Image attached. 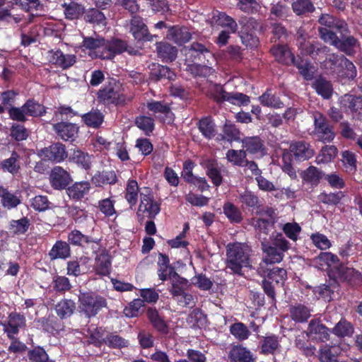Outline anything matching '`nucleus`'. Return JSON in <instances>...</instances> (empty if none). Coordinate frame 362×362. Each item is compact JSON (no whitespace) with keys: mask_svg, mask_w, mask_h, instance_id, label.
<instances>
[{"mask_svg":"<svg viewBox=\"0 0 362 362\" xmlns=\"http://www.w3.org/2000/svg\"><path fill=\"white\" fill-rule=\"evenodd\" d=\"M262 251L265 253L263 258L266 264H275L282 261L284 252L288 250V243L282 233H277L272 240L262 245Z\"/></svg>","mask_w":362,"mask_h":362,"instance_id":"nucleus-1","label":"nucleus"},{"mask_svg":"<svg viewBox=\"0 0 362 362\" xmlns=\"http://www.w3.org/2000/svg\"><path fill=\"white\" fill-rule=\"evenodd\" d=\"M249 255L240 244L228 245L227 249V267L233 272L241 274L243 267H250Z\"/></svg>","mask_w":362,"mask_h":362,"instance_id":"nucleus-2","label":"nucleus"},{"mask_svg":"<svg viewBox=\"0 0 362 362\" xmlns=\"http://www.w3.org/2000/svg\"><path fill=\"white\" fill-rule=\"evenodd\" d=\"M121 85L115 81L110 82L98 92V99L104 104L123 105L126 98L121 93Z\"/></svg>","mask_w":362,"mask_h":362,"instance_id":"nucleus-3","label":"nucleus"},{"mask_svg":"<svg viewBox=\"0 0 362 362\" xmlns=\"http://www.w3.org/2000/svg\"><path fill=\"white\" fill-rule=\"evenodd\" d=\"M78 300L80 308L89 317L95 315L98 310L106 305L105 299L89 293H81Z\"/></svg>","mask_w":362,"mask_h":362,"instance_id":"nucleus-4","label":"nucleus"},{"mask_svg":"<svg viewBox=\"0 0 362 362\" xmlns=\"http://www.w3.org/2000/svg\"><path fill=\"white\" fill-rule=\"evenodd\" d=\"M124 51L131 55L140 54L138 49L129 47L125 41L119 39H112L110 41H107L105 50V52L101 51L100 57L102 59H112L115 54H119Z\"/></svg>","mask_w":362,"mask_h":362,"instance_id":"nucleus-5","label":"nucleus"},{"mask_svg":"<svg viewBox=\"0 0 362 362\" xmlns=\"http://www.w3.org/2000/svg\"><path fill=\"white\" fill-rule=\"evenodd\" d=\"M329 277L332 279L339 281H347V282H360L362 279L361 274L354 269L353 268H349L343 264H340L339 267H335L329 272Z\"/></svg>","mask_w":362,"mask_h":362,"instance_id":"nucleus-6","label":"nucleus"},{"mask_svg":"<svg viewBox=\"0 0 362 362\" xmlns=\"http://www.w3.org/2000/svg\"><path fill=\"white\" fill-rule=\"evenodd\" d=\"M129 31L137 41H152L156 35L148 32L147 25L139 16H133L130 21Z\"/></svg>","mask_w":362,"mask_h":362,"instance_id":"nucleus-7","label":"nucleus"},{"mask_svg":"<svg viewBox=\"0 0 362 362\" xmlns=\"http://www.w3.org/2000/svg\"><path fill=\"white\" fill-rule=\"evenodd\" d=\"M40 155L49 160L57 163L62 162L68 157L65 146L60 142L54 143L49 147L42 148Z\"/></svg>","mask_w":362,"mask_h":362,"instance_id":"nucleus-8","label":"nucleus"},{"mask_svg":"<svg viewBox=\"0 0 362 362\" xmlns=\"http://www.w3.org/2000/svg\"><path fill=\"white\" fill-rule=\"evenodd\" d=\"M52 187L55 189H65L72 181L70 174L60 166L54 167L49 175Z\"/></svg>","mask_w":362,"mask_h":362,"instance_id":"nucleus-9","label":"nucleus"},{"mask_svg":"<svg viewBox=\"0 0 362 362\" xmlns=\"http://www.w3.org/2000/svg\"><path fill=\"white\" fill-rule=\"evenodd\" d=\"M95 334H92L90 339L93 340V343L98 346H100L102 344H105L112 349H122L127 347L129 345L128 340L118 334L110 333L105 338H97Z\"/></svg>","mask_w":362,"mask_h":362,"instance_id":"nucleus-10","label":"nucleus"},{"mask_svg":"<svg viewBox=\"0 0 362 362\" xmlns=\"http://www.w3.org/2000/svg\"><path fill=\"white\" fill-rule=\"evenodd\" d=\"M230 362H255L253 354L243 344L232 345L228 354Z\"/></svg>","mask_w":362,"mask_h":362,"instance_id":"nucleus-11","label":"nucleus"},{"mask_svg":"<svg viewBox=\"0 0 362 362\" xmlns=\"http://www.w3.org/2000/svg\"><path fill=\"white\" fill-rule=\"evenodd\" d=\"M348 33L349 30L340 33V37L335 43V47L348 56H353L356 52V49L358 46V40L354 36L347 35Z\"/></svg>","mask_w":362,"mask_h":362,"instance_id":"nucleus-12","label":"nucleus"},{"mask_svg":"<svg viewBox=\"0 0 362 362\" xmlns=\"http://www.w3.org/2000/svg\"><path fill=\"white\" fill-rule=\"evenodd\" d=\"M57 135L64 141H74L78 133V127L73 123L61 122L53 125Z\"/></svg>","mask_w":362,"mask_h":362,"instance_id":"nucleus-13","label":"nucleus"},{"mask_svg":"<svg viewBox=\"0 0 362 362\" xmlns=\"http://www.w3.org/2000/svg\"><path fill=\"white\" fill-rule=\"evenodd\" d=\"M49 62L63 69H66L73 66L76 62L74 54H64L62 51H51L47 56Z\"/></svg>","mask_w":362,"mask_h":362,"instance_id":"nucleus-14","label":"nucleus"},{"mask_svg":"<svg viewBox=\"0 0 362 362\" xmlns=\"http://www.w3.org/2000/svg\"><path fill=\"white\" fill-rule=\"evenodd\" d=\"M274 221L266 220L265 218H258L255 223L256 230V237L261 242V245L269 243L268 238L269 233L274 229Z\"/></svg>","mask_w":362,"mask_h":362,"instance_id":"nucleus-15","label":"nucleus"},{"mask_svg":"<svg viewBox=\"0 0 362 362\" xmlns=\"http://www.w3.org/2000/svg\"><path fill=\"white\" fill-rule=\"evenodd\" d=\"M289 151V153H292L299 160H308L315 155V151L310 148V144L303 141L292 143L290 145Z\"/></svg>","mask_w":362,"mask_h":362,"instance_id":"nucleus-16","label":"nucleus"},{"mask_svg":"<svg viewBox=\"0 0 362 362\" xmlns=\"http://www.w3.org/2000/svg\"><path fill=\"white\" fill-rule=\"evenodd\" d=\"M280 347L279 337L275 334L262 337L259 342V354L274 355Z\"/></svg>","mask_w":362,"mask_h":362,"instance_id":"nucleus-17","label":"nucleus"},{"mask_svg":"<svg viewBox=\"0 0 362 362\" xmlns=\"http://www.w3.org/2000/svg\"><path fill=\"white\" fill-rule=\"evenodd\" d=\"M270 52L279 62L284 64H292L296 59L287 46L282 43H277L276 45L274 44Z\"/></svg>","mask_w":362,"mask_h":362,"instance_id":"nucleus-18","label":"nucleus"},{"mask_svg":"<svg viewBox=\"0 0 362 362\" xmlns=\"http://www.w3.org/2000/svg\"><path fill=\"white\" fill-rule=\"evenodd\" d=\"M149 68L151 70L150 78L153 81H158L161 79L173 81L176 77L174 71L166 66L153 63Z\"/></svg>","mask_w":362,"mask_h":362,"instance_id":"nucleus-19","label":"nucleus"},{"mask_svg":"<svg viewBox=\"0 0 362 362\" xmlns=\"http://www.w3.org/2000/svg\"><path fill=\"white\" fill-rule=\"evenodd\" d=\"M320 318L311 320L308 326L309 337L321 341H326L329 339V329L322 324L319 323Z\"/></svg>","mask_w":362,"mask_h":362,"instance_id":"nucleus-20","label":"nucleus"},{"mask_svg":"<svg viewBox=\"0 0 362 362\" xmlns=\"http://www.w3.org/2000/svg\"><path fill=\"white\" fill-rule=\"evenodd\" d=\"M319 23L327 29H336L340 33L348 31V25L345 21L329 14H322L319 18Z\"/></svg>","mask_w":362,"mask_h":362,"instance_id":"nucleus-21","label":"nucleus"},{"mask_svg":"<svg viewBox=\"0 0 362 362\" xmlns=\"http://www.w3.org/2000/svg\"><path fill=\"white\" fill-rule=\"evenodd\" d=\"M168 38L175 43L182 45L191 39V33L185 27L173 26L168 30Z\"/></svg>","mask_w":362,"mask_h":362,"instance_id":"nucleus-22","label":"nucleus"},{"mask_svg":"<svg viewBox=\"0 0 362 362\" xmlns=\"http://www.w3.org/2000/svg\"><path fill=\"white\" fill-rule=\"evenodd\" d=\"M156 49L158 57L162 58L165 62H172L177 57V48L167 42H157Z\"/></svg>","mask_w":362,"mask_h":362,"instance_id":"nucleus-23","label":"nucleus"},{"mask_svg":"<svg viewBox=\"0 0 362 362\" xmlns=\"http://www.w3.org/2000/svg\"><path fill=\"white\" fill-rule=\"evenodd\" d=\"M292 64L297 67L304 79L307 81L313 79L315 69L309 60L298 57L294 59Z\"/></svg>","mask_w":362,"mask_h":362,"instance_id":"nucleus-24","label":"nucleus"},{"mask_svg":"<svg viewBox=\"0 0 362 362\" xmlns=\"http://www.w3.org/2000/svg\"><path fill=\"white\" fill-rule=\"evenodd\" d=\"M71 255L69 245L64 241L58 240L53 245L49 252V256L52 260L56 259H66Z\"/></svg>","mask_w":362,"mask_h":362,"instance_id":"nucleus-25","label":"nucleus"},{"mask_svg":"<svg viewBox=\"0 0 362 362\" xmlns=\"http://www.w3.org/2000/svg\"><path fill=\"white\" fill-rule=\"evenodd\" d=\"M63 318H39L37 323H40L43 329L52 334L58 333L64 329V325L62 322Z\"/></svg>","mask_w":362,"mask_h":362,"instance_id":"nucleus-26","label":"nucleus"},{"mask_svg":"<svg viewBox=\"0 0 362 362\" xmlns=\"http://www.w3.org/2000/svg\"><path fill=\"white\" fill-rule=\"evenodd\" d=\"M143 207L144 211L148 213V218L151 219L154 218L160 210L159 204L154 202L151 197L141 194V204L139 210L141 211Z\"/></svg>","mask_w":362,"mask_h":362,"instance_id":"nucleus-27","label":"nucleus"},{"mask_svg":"<svg viewBox=\"0 0 362 362\" xmlns=\"http://www.w3.org/2000/svg\"><path fill=\"white\" fill-rule=\"evenodd\" d=\"M90 188V183L88 182H76L67 188V194L70 198L78 200L88 192Z\"/></svg>","mask_w":362,"mask_h":362,"instance_id":"nucleus-28","label":"nucleus"},{"mask_svg":"<svg viewBox=\"0 0 362 362\" xmlns=\"http://www.w3.org/2000/svg\"><path fill=\"white\" fill-rule=\"evenodd\" d=\"M245 151L250 153L263 152L265 149L264 141L259 136L246 137L243 140Z\"/></svg>","mask_w":362,"mask_h":362,"instance_id":"nucleus-29","label":"nucleus"},{"mask_svg":"<svg viewBox=\"0 0 362 362\" xmlns=\"http://www.w3.org/2000/svg\"><path fill=\"white\" fill-rule=\"evenodd\" d=\"M313 86L317 94L320 95L324 99L331 98L333 88L330 81L324 78H319L314 81Z\"/></svg>","mask_w":362,"mask_h":362,"instance_id":"nucleus-30","label":"nucleus"},{"mask_svg":"<svg viewBox=\"0 0 362 362\" xmlns=\"http://www.w3.org/2000/svg\"><path fill=\"white\" fill-rule=\"evenodd\" d=\"M3 325L8 337L13 339V335L18 333L19 329L25 326V318H8Z\"/></svg>","mask_w":362,"mask_h":362,"instance_id":"nucleus-31","label":"nucleus"},{"mask_svg":"<svg viewBox=\"0 0 362 362\" xmlns=\"http://www.w3.org/2000/svg\"><path fill=\"white\" fill-rule=\"evenodd\" d=\"M212 21L222 27H227L232 33H235L238 28L236 22L225 13L216 11L213 13Z\"/></svg>","mask_w":362,"mask_h":362,"instance_id":"nucleus-32","label":"nucleus"},{"mask_svg":"<svg viewBox=\"0 0 362 362\" xmlns=\"http://www.w3.org/2000/svg\"><path fill=\"white\" fill-rule=\"evenodd\" d=\"M18 153L16 151H13L10 158L1 162L2 170L12 175L17 174L21 168Z\"/></svg>","mask_w":362,"mask_h":362,"instance_id":"nucleus-33","label":"nucleus"},{"mask_svg":"<svg viewBox=\"0 0 362 362\" xmlns=\"http://www.w3.org/2000/svg\"><path fill=\"white\" fill-rule=\"evenodd\" d=\"M339 288V283L333 280L329 284H322L315 288V293L322 298L325 300L330 301L333 299V295Z\"/></svg>","mask_w":362,"mask_h":362,"instance_id":"nucleus-34","label":"nucleus"},{"mask_svg":"<svg viewBox=\"0 0 362 362\" xmlns=\"http://www.w3.org/2000/svg\"><path fill=\"white\" fill-rule=\"evenodd\" d=\"M83 14V19L87 23L103 25L106 24V18L104 13L97 8L84 10Z\"/></svg>","mask_w":362,"mask_h":362,"instance_id":"nucleus-35","label":"nucleus"},{"mask_svg":"<svg viewBox=\"0 0 362 362\" xmlns=\"http://www.w3.org/2000/svg\"><path fill=\"white\" fill-rule=\"evenodd\" d=\"M197 125L199 131L205 138L211 139L215 136V124L210 117H203L199 121Z\"/></svg>","mask_w":362,"mask_h":362,"instance_id":"nucleus-36","label":"nucleus"},{"mask_svg":"<svg viewBox=\"0 0 362 362\" xmlns=\"http://www.w3.org/2000/svg\"><path fill=\"white\" fill-rule=\"evenodd\" d=\"M62 6L64 8L66 18L69 20L78 19L83 14L85 10L83 6L75 2H71L69 4H64Z\"/></svg>","mask_w":362,"mask_h":362,"instance_id":"nucleus-37","label":"nucleus"},{"mask_svg":"<svg viewBox=\"0 0 362 362\" xmlns=\"http://www.w3.org/2000/svg\"><path fill=\"white\" fill-rule=\"evenodd\" d=\"M271 28L272 33L271 42L274 44H276L278 41L279 43H284L288 36L286 28L280 23H272Z\"/></svg>","mask_w":362,"mask_h":362,"instance_id":"nucleus-38","label":"nucleus"},{"mask_svg":"<svg viewBox=\"0 0 362 362\" xmlns=\"http://www.w3.org/2000/svg\"><path fill=\"white\" fill-rule=\"evenodd\" d=\"M344 58L345 57L342 54L332 53L328 55L323 65L326 69L337 74Z\"/></svg>","mask_w":362,"mask_h":362,"instance_id":"nucleus-39","label":"nucleus"},{"mask_svg":"<svg viewBox=\"0 0 362 362\" xmlns=\"http://www.w3.org/2000/svg\"><path fill=\"white\" fill-rule=\"evenodd\" d=\"M158 265L159 267L158 270L159 279L161 281H165L168 276V274H170V269H175L170 264L168 256L163 253H159Z\"/></svg>","mask_w":362,"mask_h":362,"instance_id":"nucleus-40","label":"nucleus"},{"mask_svg":"<svg viewBox=\"0 0 362 362\" xmlns=\"http://www.w3.org/2000/svg\"><path fill=\"white\" fill-rule=\"evenodd\" d=\"M356 72L354 64L345 57L337 74L344 78L354 79Z\"/></svg>","mask_w":362,"mask_h":362,"instance_id":"nucleus-41","label":"nucleus"},{"mask_svg":"<svg viewBox=\"0 0 362 362\" xmlns=\"http://www.w3.org/2000/svg\"><path fill=\"white\" fill-rule=\"evenodd\" d=\"M92 180L98 186L107 184L111 185L117 182V176L114 171H103L95 174L93 177Z\"/></svg>","mask_w":362,"mask_h":362,"instance_id":"nucleus-42","label":"nucleus"},{"mask_svg":"<svg viewBox=\"0 0 362 362\" xmlns=\"http://www.w3.org/2000/svg\"><path fill=\"white\" fill-rule=\"evenodd\" d=\"M103 115L98 110L90 111L82 116L84 123L93 128H98L103 123Z\"/></svg>","mask_w":362,"mask_h":362,"instance_id":"nucleus-43","label":"nucleus"},{"mask_svg":"<svg viewBox=\"0 0 362 362\" xmlns=\"http://www.w3.org/2000/svg\"><path fill=\"white\" fill-rule=\"evenodd\" d=\"M110 257L105 253L100 254L95 259V269L98 274L107 275L110 271Z\"/></svg>","mask_w":362,"mask_h":362,"instance_id":"nucleus-44","label":"nucleus"},{"mask_svg":"<svg viewBox=\"0 0 362 362\" xmlns=\"http://www.w3.org/2000/svg\"><path fill=\"white\" fill-rule=\"evenodd\" d=\"M206 174L211 178L213 184L218 187L222 183L221 170L215 161H209L206 164Z\"/></svg>","mask_w":362,"mask_h":362,"instance_id":"nucleus-45","label":"nucleus"},{"mask_svg":"<svg viewBox=\"0 0 362 362\" xmlns=\"http://www.w3.org/2000/svg\"><path fill=\"white\" fill-rule=\"evenodd\" d=\"M26 115L32 117H40L45 113V107L34 100H28L23 105Z\"/></svg>","mask_w":362,"mask_h":362,"instance_id":"nucleus-46","label":"nucleus"},{"mask_svg":"<svg viewBox=\"0 0 362 362\" xmlns=\"http://www.w3.org/2000/svg\"><path fill=\"white\" fill-rule=\"evenodd\" d=\"M76 309L75 303L71 300H62L55 307L58 315L62 317L71 316Z\"/></svg>","mask_w":362,"mask_h":362,"instance_id":"nucleus-47","label":"nucleus"},{"mask_svg":"<svg viewBox=\"0 0 362 362\" xmlns=\"http://www.w3.org/2000/svg\"><path fill=\"white\" fill-rule=\"evenodd\" d=\"M144 303L141 299H135L129 304V307L124 310L126 317H138L144 314Z\"/></svg>","mask_w":362,"mask_h":362,"instance_id":"nucleus-48","label":"nucleus"},{"mask_svg":"<svg viewBox=\"0 0 362 362\" xmlns=\"http://www.w3.org/2000/svg\"><path fill=\"white\" fill-rule=\"evenodd\" d=\"M292 8L297 15H303L307 13H312L315 7L310 0H296L292 4Z\"/></svg>","mask_w":362,"mask_h":362,"instance_id":"nucleus-49","label":"nucleus"},{"mask_svg":"<svg viewBox=\"0 0 362 362\" xmlns=\"http://www.w3.org/2000/svg\"><path fill=\"white\" fill-rule=\"evenodd\" d=\"M30 225V221L24 217L19 220L11 221L9 230L15 235L23 234L28 230Z\"/></svg>","mask_w":362,"mask_h":362,"instance_id":"nucleus-50","label":"nucleus"},{"mask_svg":"<svg viewBox=\"0 0 362 362\" xmlns=\"http://www.w3.org/2000/svg\"><path fill=\"white\" fill-rule=\"evenodd\" d=\"M223 212L231 222L240 223L243 220L242 214L239 209L230 202L224 204Z\"/></svg>","mask_w":362,"mask_h":362,"instance_id":"nucleus-51","label":"nucleus"},{"mask_svg":"<svg viewBox=\"0 0 362 362\" xmlns=\"http://www.w3.org/2000/svg\"><path fill=\"white\" fill-rule=\"evenodd\" d=\"M223 134H220V139L228 141H238L240 139V131L235 125L226 123L223 129Z\"/></svg>","mask_w":362,"mask_h":362,"instance_id":"nucleus-52","label":"nucleus"},{"mask_svg":"<svg viewBox=\"0 0 362 362\" xmlns=\"http://www.w3.org/2000/svg\"><path fill=\"white\" fill-rule=\"evenodd\" d=\"M354 332L352 325L344 318L341 320L333 328V333L339 337L350 336Z\"/></svg>","mask_w":362,"mask_h":362,"instance_id":"nucleus-53","label":"nucleus"},{"mask_svg":"<svg viewBox=\"0 0 362 362\" xmlns=\"http://www.w3.org/2000/svg\"><path fill=\"white\" fill-rule=\"evenodd\" d=\"M226 158L229 162L233 163L234 165L243 167L246 161V151L244 150H228L226 153Z\"/></svg>","mask_w":362,"mask_h":362,"instance_id":"nucleus-54","label":"nucleus"},{"mask_svg":"<svg viewBox=\"0 0 362 362\" xmlns=\"http://www.w3.org/2000/svg\"><path fill=\"white\" fill-rule=\"evenodd\" d=\"M230 332L231 334L240 341L247 339L250 334L247 326L242 322H236L232 325L230 327Z\"/></svg>","mask_w":362,"mask_h":362,"instance_id":"nucleus-55","label":"nucleus"},{"mask_svg":"<svg viewBox=\"0 0 362 362\" xmlns=\"http://www.w3.org/2000/svg\"><path fill=\"white\" fill-rule=\"evenodd\" d=\"M261 104L266 107H271L274 108H281L283 107V103L279 98L274 95L271 94L268 90L264 93L259 97Z\"/></svg>","mask_w":362,"mask_h":362,"instance_id":"nucleus-56","label":"nucleus"},{"mask_svg":"<svg viewBox=\"0 0 362 362\" xmlns=\"http://www.w3.org/2000/svg\"><path fill=\"white\" fill-rule=\"evenodd\" d=\"M0 197H1L3 206L8 209L14 208L21 203V200L18 197L4 188L1 192Z\"/></svg>","mask_w":362,"mask_h":362,"instance_id":"nucleus-57","label":"nucleus"},{"mask_svg":"<svg viewBox=\"0 0 362 362\" xmlns=\"http://www.w3.org/2000/svg\"><path fill=\"white\" fill-rule=\"evenodd\" d=\"M135 124L146 135H149L154 129V120L149 117L139 116L135 119Z\"/></svg>","mask_w":362,"mask_h":362,"instance_id":"nucleus-58","label":"nucleus"},{"mask_svg":"<svg viewBox=\"0 0 362 362\" xmlns=\"http://www.w3.org/2000/svg\"><path fill=\"white\" fill-rule=\"evenodd\" d=\"M106 42L103 38L86 37L83 40V46L89 49H98V52L101 53V51L105 50Z\"/></svg>","mask_w":362,"mask_h":362,"instance_id":"nucleus-59","label":"nucleus"},{"mask_svg":"<svg viewBox=\"0 0 362 362\" xmlns=\"http://www.w3.org/2000/svg\"><path fill=\"white\" fill-rule=\"evenodd\" d=\"M28 357L31 362H45L48 354L43 347L38 346L28 351Z\"/></svg>","mask_w":362,"mask_h":362,"instance_id":"nucleus-60","label":"nucleus"},{"mask_svg":"<svg viewBox=\"0 0 362 362\" xmlns=\"http://www.w3.org/2000/svg\"><path fill=\"white\" fill-rule=\"evenodd\" d=\"M139 191L138 183L136 180H129L126 189V199L131 205H134L137 202Z\"/></svg>","mask_w":362,"mask_h":362,"instance_id":"nucleus-61","label":"nucleus"},{"mask_svg":"<svg viewBox=\"0 0 362 362\" xmlns=\"http://www.w3.org/2000/svg\"><path fill=\"white\" fill-rule=\"evenodd\" d=\"M337 148L334 146H325L321 150V154L317 158L319 163H328L337 154Z\"/></svg>","mask_w":362,"mask_h":362,"instance_id":"nucleus-62","label":"nucleus"},{"mask_svg":"<svg viewBox=\"0 0 362 362\" xmlns=\"http://www.w3.org/2000/svg\"><path fill=\"white\" fill-rule=\"evenodd\" d=\"M137 338L142 349H149L153 346L154 337L149 332L144 329L139 331Z\"/></svg>","mask_w":362,"mask_h":362,"instance_id":"nucleus-63","label":"nucleus"},{"mask_svg":"<svg viewBox=\"0 0 362 362\" xmlns=\"http://www.w3.org/2000/svg\"><path fill=\"white\" fill-rule=\"evenodd\" d=\"M302 177L306 182L317 183L321 179L322 175L316 167L310 166L306 170L303 172Z\"/></svg>","mask_w":362,"mask_h":362,"instance_id":"nucleus-64","label":"nucleus"}]
</instances>
